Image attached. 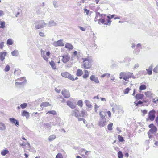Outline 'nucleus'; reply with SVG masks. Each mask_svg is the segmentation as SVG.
I'll use <instances>...</instances> for the list:
<instances>
[{
  "instance_id": "1",
  "label": "nucleus",
  "mask_w": 158,
  "mask_h": 158,
  "mask_svg": "<svg viewBox=\"0 0 158 158\" xmlns=\"http://www.w3.org/2000/svg\"><path fill=\"white\" fill-rule=\"evenodd\" d=\"M94 21L95 22L98 21L99 24L109 25L111 23L109 16H107L105 14H101L99 12L96 13Z\"/></svg>"
},
{
  "instance_id": "2",
  "label": "nucleus",
  "mask_w": 158,
  "mask_h": 158,
  "mask_svg": "<svg viewBox=\"0 0 158 158\" xmlns=\"http://www.w3.org/2000/svg\"><path fill=\"white\" fill-rule=\"evenodd\" d=\"M83 60L82 66L83 68L85 69H89L92 65V61L89 57L86 58H82Z\"/></svg>"
},
{
  "instance_id": "3",
  "label": "nucleus",
  "mask_w": 158,
  "mask_h": 158,
  "mask_svg": "<svg viewBox=\"0 0 158 158\" xmlns=\"http://www.w3.org/2000/svg\"><path fill=\"white\" fill-rule=\"evenodd\" d=\"M119 78L120 79L123 78L126 81H128L129 78L135 79V77L133 76V73L130 72H121L120 74Z\"/></svg>"
},
{
  "instance_id": "4",
  "label": "nucleus",
  "mask_w": 158,
  "mask_h": 158,
  "mask_svg": "<svg viewBox=\"0 0 158 158\" xmlns=\"http://www.w3.org/2000/svg\"><path fill=\"white\" fill-rule=\"evenodd\" d=\"M61 75L62 77L65 78H68V79L72 81H74L75 80H77L78 78L77 77L74 78L73 77L72 75H71L70 73L68 72L62 73H61Z\"/></svg>"
},
{
  "instance_id": "5",
  "label": "nucleus",
  "mask_w": 158,
  "mask_h": 158,
  "mask_svg": "<svg viewBox=\"0 0 158 158\" xmlns=\"http://www.w3.org/2000/svg\"><path fill=\"white\" fill-rule=\"evenodd\" d=\"M156 111L153 110L150 111L148 113V117L146 119V120L148 121L149 120L151 121H153L155 118Z\"/></svg>"
},
{
  "instance_id": "6",
  "label": "nucleus",
  "mask_w": 158,
  "mask_h": 158,
  "mask_svg": "<svg viewBox=\"0 0 158 158\" xmlns=\"http://www.w3.org/2000/svg\"><path fill=\"white\" fill-rule=\"evenodd\" d=\"M148 127L150 128L148 131L149 134H153L157 131V129L156 127L152 123L150 124L148 126Z\"/></svg>"
},
{
  "instance_id": "7",
  "label": "nucleus",
  "mask_w": 158,
  "mask_h": 158,
  "mask_svg": "<svg viewBox=\"0 0 158 158\" xmlns=\"http://www.w3.org/2000/svg\"><path fill=\"white\" fill-rule=\"evenodd\" d=\"M61 57H62L61 61L64 63H67L69 61L70 59L69 55L68 54L62 56Z\"/></svg>"
},
{
  "instance_id": "8",
  "label": "nucleus",
  "mask_w": 158,
  "mask_h": 158,
  "mask_svg": "<svg viewBox=\"0 0 158 158\" xmlns=\"http://www.w3.org/2000/svg\"><path fill=\"white\" fill-rule=\"evenodd\" d=\"M63 96L65 98H68L70 97V94L69 92L65 89H64L61 92Z\"/></svg>"
},
{
  "instance_id": "9",
  "label": "nucleus",
  "mask_w": 158,
  "mask_h": 158,
  "mask_svg": "<svg viewBox=\"0 0 158 158\" xmlns=\"http://www.w3.org/2000/svg\"><path fill=\"white\" fill-rule=\"evenodd\" d=\"M144 94L146 97L149 98H152L154 95L152 91H149L145 92Z\"/></svg>"
},
{
  "instance_id": "10",
  "label": "nucleus",
  "mask_w": 158,
  "mask_h": 158,
  "mask_svg": "<svg viewBox=\"0 0 158 158\" xmlns=\"http://www.w3.org/2000/svg\"><path fill=\"white\" fill-rule=\"evenodd\" d=\"M67 104L70 108L73 109H75L76 107V106L74 103L73 102L69 100L67 101Z\"/></svg>"
},
{
  "instance_id": "11",
  "label": "nucleus",
  "mask_w": 158,
  "mask_h": 158,
  "mask_svg": "<svg viewBox=\"0 0 158 158\" xmlns=\"http://www.w3.org/2000/svg\"><path fill=\"white\" fill-rule=\"evenodd\" d=\"M53 45L56 47L62 46H64V44L63 43L62 40H59L56 42H54Z\"/></svg>"
},
{
  "instance_id": "12",
  "label": "nucleus",
  "mask_w": 158,
  "mask_h": 158,
  "mask_svg": "<svg viewBox=\"0 0 158 158\" xmlns=\"http://www.w3.org/2000/svg\"><path fill=\"white\" fill-rule=\"evenodd\" d=\"M46 24L43 21L39 22V24L35 26V28L36 29H39L43 27Z\"/></svg>"
},
{
  "instance_id": "13",
  "label": "nucleus",
  "mask_w": 158,
  "mask_h": 158,
  "mask_svg": "<svg viewBox=\"0 0 158 158\" xmlns=\"http://www.w3.org/2000/svg\"><path fill=\"white\" fill-rule=\"evenodd\" d=\"M7 54V52H2L0 53V60L1 61H3L5 59V57Z\"/></svg>"
},
{
  "instance_id": "14",
  "label": "nucleus",
  "mask_w": 158,
  "mask_h": 158,
  "mask_svg": "<svg viewBox=\"0 0 158 158\" xmlns=\"http://www.w3.org/2000/svg\"><path fill=\"white\" fill-rule=\"evenodd\" d=\"M50 52L48 51L46 53V55H45L44 53L43 54H42V56L46 61H48L49 58L48 57L50 55Z\"/></svg>"
},
{
  "instance_id": "15",
  "label": "nucleus",
  "mask_w": 158,
  "mask_h": 158,
  "mask_svg": "<svg viewBox=\"0 0 158 158\" xmlns=\"http://www.w3.org/2000/svg\"><path fill=\"white\" fill-rule=\"evenodd\" d=\"M72 115L75 116L76 117L78 118L81 117V115L79 114V112L78 110L76 109L73 111Z\"/></svg>"
},
{
  "instance_id": "16",
  "label": "nucleus",
  "mask_w": 158,
  "mask_h": 158,
  "mask_svg": "<svg viewBox=\"0 0 158 158\" xmlns=\"http://www.w3.org/2000/svg\"><path fill=\"white\" fill-rule=\"evenodd\" d=\"M135 98L137 100L143 99L144 98V95L143 94L138 93L135 96Z\"/></svg>"
},
{
  "instance_id": "17",
  "label": "nucleus",
  "mask_w": 158,
  "mask_h": 158,
  "mask_svg": "<svg viewBox=\"0 0 158 158\" xmlns=\"http://www.w3.org/2000/svg\"><path fill=\"white\" fill-rule=\"evenodd\" d=\"M21 114L23 116L26 117L27 118H28L29 116V112L25 110L22 111Z\"/></svg>"
},
{
  "instance_id": "18",
  "label": "nucleus",
  "mask_w": 158,
  "mask_h": 158,
  "mask_svg": "<svg viewBox=\"0 0 158 158\" xmlns=\"http://www.w3.org/2000/svg\"><path fill=\"white\" fill-rule=\"evenodd\" d=\"M90 79L91 81H94L96 83H98L99 82L98 78L95 77L94 75H92L90 77Z\"/></svg>"
},
{
  "instance_id": "19",
  "label": "nucleus",
  "mask_w": 158,
  "mask_h": 158,
  "mask_svg": "<svg viewBox=\"0 0 158 158\" xmlns=\"http://www.w3.org/2000/svg\"><path fill=\"white\" fill-rule=\"evenodd\" d=\"M9 120L12 123H14L16 126H18L19 125V121L15 118H10L9 119Z\"/></svg>"
},
{
  "instance_id": "20",
  "label": "nucleus",
  "mask_w": 158,
  "mask_h": 158,
  "mask_svg": "<svg viewBox=\"0 0 158 158\" xmlns=\"http://www.w3.org/2000/svg\"><path fill=\"white\" fill-rule=\"evenodd\" d=\"M83 73L82 70L79 69H78L76 71V75L78 77L81 76Z\"/></svg>"
},
{
  "instance_id": "21",
  "label": "nucleus",
  "mask_w": 158,
  "mask_h": 158,
  "mask_svg": "<svg viewBox=\"0 0 158 158\" xmlns=\"http://www.w3.org/2000/svg\"><path fill=\"white\" fill-rule=\"evenodd\" d=\"M85 74L83 76V78L86 79L88 77L89 75V73L88 71L86 70H84Z\"/></svg>"
},
{
  "instance_id": "22",
  "label": "nucleus",
  "mask_w": 158,
  "mask_h": 158,
  "mask_svg": "<svg viewBox=\"0 0 158 158\" xmlns=\"http://www.w3.org/2000/svg\"><path fill=\"white\" fill-rule=\"evenodd\" d=\"M49 64L51 65L52 68L53 69H56V66L55 64V63L53 60H51L49 63Z\"/></svg>"
},
{
  "instance_id": "23",
  "label": "nucleus",
  "mask_w": 158,
  "mask_h": 158,
  "mask_svg": "<svg viewBox=\"0 0 158 158\" xmlns=\"http://www.w3.org/2000/svg\"><path fill=\"white\" fill-rule=\"evenodd\" d=\"M65 47L69 49H72L73 48V46L70 44L67 43L65 44Z\"/></svg>"
},
{
  "instance_id": "24",
  "label": "nucleus",
  "mask_w": 158,
  "mask_h": 158,
  "mask_svg": "<svg viewBox=\"0 0 158 158\" xmlns=\"http://www.w3.org/2000/svg\"><path fill=\"white\" fill-rule=\"evenodd\" d=\"M51 104H50L49 102H43L40 105V106L42 107H47L48 106H51Z\"/></svg>"
},
{
  "instance_id": "25",
  "label": "nucleus",
  "mask_w": 158,
  "mask_h": 158,
  "mask_svg": "<svg viewBox=\"0 0 158 158\" xmlns=\"http://www.w3.org/2000/svg\"><path fill=\"white\" fill-rule=\"evenodd\" d=\"M85 102L86 104V105L89 108H91L92 107V106L91 104V103L88 100H85Z\"/></svg>"
},
{
  "instance_id": "26",
  "label": "nucleus",
  "mask_w": 158,
  "mask_h": 158,
  "mask_svg": "<svg viewBox=\"0 0 158 158\" xmlns=\"http://www.w3.org/2000/svg\"><path fill=\"white\" fill-rule=\"evenodd\" d=\"M152 66L149 67L148 69H146L147 73L149 75H151L152 74Z\"/></svg>"
},
{
  "instance_id": "27",
  "label": "nucleus",
  "mask_w": 158,
  "mask_h": 158,
  "mask_svg": "<svg viewBox=\"0 0 158 158\" xmlns=\"http://www.w3.org/2000/svg\"><path fill=\"white\" fill-rule=\"evenodd\" d=\"M6 129L5 125L3 123L0 122V130H3Z\"/></svg>"
},
{
  "instance_id": "28",
  "label": "nucleus",
  "mask_w": 158,
  "mask_h": 158,
  "mask_svg": "<svg viewBox=\"0 0 158 158\" xmlns=\"http://www.w3.org/2000/svg\"><path fill=\"white\" fill-rule=\"evenodd\" d=\"M9 153V151L7 150H4L1 152V154L2 156H5L6 154Z\"/></svg>"
},
{
  "instance_id": "29",
  "label": "nucleus",
  "mask_w": 158,
  "mask_h": 158,
  "mask_svg": "<svg viewBox=\"0 0 158 158\" xmlns=\"http://www.w3.org/2000/svg\"><path fill=\"white\" fill-rule=\"evenodd\" d=\"M105 120L100 121L98 123V125L100 126L103 127L105 125Z\"/></svg>"
},
{
  "instance_id": "30",
  "label": "nucleus",
  "mask_w": 158,
  "mask_h": 158,
  "mask_svg": "<svg viewBox=\"0 0 158 158\" xmlns=\"http://www.w3.org/2000/svg\"><path fill=\"white\" fill-rule=\"evenodd\" d=\"M12 55L14 56H17L19 54V52L17 50H15L11 52Z\"/></svg>"
},
{
  "instance_id": "31",
  "label": "nucleus",
  "mask_w": 158,
  "mask_h": 158,
  "mask_svg": "<svg viewBox=\"0 0 158 158\" xmlns=\"http://www.w3.org/2000/svg\"><path fill=\"white\" fill-rule=\"evenodd\" d=\"M56 136L55 135H51L48 138V139L50 141H52L55 139Z\"/></svg>"
},
{
  "instance_id": "32",
  "label": "nucleus",
  "mask_w": 158,
  "mask_h": 158,
  "mask_svg": "<svg viewBox=\"0 0 158 158\" xmlns=\"http://www.w3.org/2000/svg\"><path fill=\"white\" fill-rule=\"evenodd\" d=\"M48 113L54 115H56L57 114L55 110H51L48 111L47 113H46V114H47Z\"/></svg>"
},
{
  "instance_id": "33",
  "label": "nucleus",
  "mask_w": 158,
  "mask_h": 158,
  "mask_svg": "<svg viewBox=\"0 0 158 158\" xmlns=\"http://www.w3.org/2000/svg\"><path fill=\"white\" fill-rule=\"evenodd\" d=\"M146 88V86L144 85H142L140 86L139 89L140 90L142 91L145 90Z\"/></svg>"
},
{
  "instance_id": "34",
  "label": "nucleus",
  "mask_w": 158,
  "mask_h": 158,
  "mask_svg": "<svg viewBox=\"0 0 158 158\" xmlns=\"http://www.w3.org/2000/svg\"><path fill=\"white\" fill-rule=\"evenodd\" d=\"M118 156L119 158H123V155L122 152L120 151L118 152Z\"/></svg>"
},
{
  "instance_id": "35",
  "label": "nucleus",
  "mask_w": 158,
  "mask_h": 158,
  "mask_svg": "<svg viewBox=\"0 0 158 158\" xmlns=\"http://www.w3.org/2000/svg\"><path fill=\"white\" fill-rule=\"evenodd\" d=\"M77 105L81 107H82L83 106V102L81 100H79L77 102Z\"/></svg>"
},
{
  "instance_id": "36",
  "label": "nucleus",
  "mask_w": 158,
  "mask_h": 158,
  "mask_svg": "<svg viewBox=\"0 0 158 158\" xmlns=\"http://www.w3.org/2000/svg\"><path fill=\"white\" fill-rule=\"evenodd\" d=\"M118 138L120 142H123L124 141L123 137L120 135L118 136Z\"/></svg>"
},
{
  "instance_id": "37",
  "label": "nucleus",
  "mask_w": 158,
  "mask_h": 158,
  "mask_svg": "<svg viewBox=\"0 0 158 158\" xmlns=\"http://www.w3.org/2000/svg\"><path fill=\"white\" fill-rule=\"evenodd\" d=\"M81 116L82 117H84L85 115L87 114V112L86 111H85V110H82L81 112Z\"/></svg>"
},
{
  "instance_id": "38",
  "label": "nucleus",
  "mask_w": 158,
  "mask_h": 158,
  "mask_svg": "<svg viewBox=\"0 0 158 158\" xmlns=\"http://www.w3.org/2000/svg\"><path fill=\"white\" fill-rule=\"evenodd\" d=\"M20 107L22 109L25 108L27 106V104L26 103H24L20 105Z\"/></svg>"
},
{
  "instance_id": "39",
  "label": "nucleus",
  "mask_w": 158,
  "mask_h": 158,
  "mask_svg": "<svg viewBox=\"0 0 158 158\" xmlns=\"http://www.w3.org/2000/svg\"><path fill=\"white\" fill-rule=\"evenodd\" d=\"M113 125V124L111 123L109 124L107 126V128L109 130H112V127Z\"/></svg>"
},
{
  "instance_id": "40",
  "label": "nucleus",
  "mask_w": 158,
  "mask_h": 158,
  "mask_svg": "<svg viewBox=\"0 0 158 158\" xmlns=\"http://www.w3.org/2000/svg\"><path fill=\"white\" fill-rule=\"evenodd\" d=\"M7 44L8 45H11L13 44V42L11 39H9L7 41Z\"/></svg>"
},
{
  "instance_id": "41",
  "label": "nucleus",
  "mask_w": 158,
  "mask_h": 158,
  "mask_svg": "<svg viewBox=\"0 0 158 158\" xmlns=\"http://www.w3.org/2000/svg\"><path fill=\"white\" fill-rule=\"evenodd\" d=\"M5 22L4 21L1 22L0 23V28H3L5 27Z\"/></svg>"
},
{
  "instance_id": "42",
  "label": "nucleus",
  "mask_w": 158,
  "mask_h": 158,
  "mask_svg": "<svg viewBox=\"0 0 158 158\" xmlns=\"http://www.w3.org/2000/svg\"><path fill=\"white\" fill-rule=\"evenodd\" d=\"M99 115L102 118H103L105 117V113L103 112H100Z\"/></svg>"
},
{
  "instance_id": "43",
  "label": "nucleus",
  "mask_w": 158,
  "mask_h": 158,
  "mask_svg": "<svg viewBox=\"0 0 158 158\" xmlns=\"http://www.w3.org/2000/svg\"><path fill=\"white\" fill-rule=\"evenodd\" d=\"M154 141H155L154 144L156 146L158 145V136L156 137V138H154Z\"/></svg>"
},
{
  "instance_id": "44",
  "label": "nucleus",
  "mask_w": 158,
  "mask_h": 158,
  "mask_svg": "<svg viewBox=\"0 0 158 158\" xmlns=\"http://www.w3.org/2000/svg\"><path fill=\"white\" fill-rule=\"evenodd\" d=\"M21 73V70L19 69L15 70L14 73V74L16 75L19 74Z\"/></svg>"
},
{
  "instance_id": "45",
  "label": "nucleus",
  "mask_w": 158,
  "mask_h": 158,
  "mask_svg": "<svg viewBox=\"0 0 158 158\" xmlns=\"http://www.w3.org/2000/svg\"><path fill=\"white\" fill-rule=\"evenodd\" d=\"M56 158H63L61 153H58L56 156Z\"/></svg>"
},
{
  "instance_id": "46",
  "label": "nucleus",
  "mask_w": 158,
  "mask_h": 158,
  "mask_svg": "<svg viewBox=\"0 0 158 158\" xmlns=\"http://www.w3.org/2000/svg\"><path fill=\"white\" fill-rule=\"evenodd\" d=\"M10 69V66L8 65H7L5 68L4 70L6 72L8 71Z\"/></svg>"
},
{
  "instance_id": "47",
  "label": "nucleus",
  "mask_w": 158,
  "mask_h": 158,
  "mask_svg": "<svg viewBox=\"0 0 158 158\" xmlns=\"http://www.w3.org/2000/svg\"><path fill=\"white\" fill-rule=\"evenodd\" d=\"M130 91V89L129 88H126L124 91V93L125 94H128Z\"/></svg>"
},
{
  "instance_id": "48",
  "label": "nucleus",
  "mask_w": 158,
  "mask_h": 158,
  "mask_svg": "<svg viewBox=\"0 0 158 158\" xmlns=\"http://www.w3.org/2000/svg\"><path fill=\"white\" fill-rule=\"evenodd\" d=\"M23 82H16L15 83V85L16 86H19L23 84Z\"/></svg>"
},
{
  "instance_id": "49",
  "label": "nucleus",
  "mask_w": 158,
  "mask_h": 158,
  "mask_svg": "<svg viewBox=\"0 0 158 158\" xmlns=\"http://www.w3.org/2000/svg\"><path fill=\"white\" fill-rule=\"evenodd\" d=\"M84 12L87 15H88L90 12L89 10L87 9H84Z\"/></svg>"
},
{
  "instance_id": "50",
  "label": "nucleus",
  "mask_w": 158,
  "mask_h": 158,
  "mask_svg": "<svg viewBox=\"0 0 158 158\" xmlns=\"http://www.w3.org/2000/svg\"><path fill=\"white\" fill-rule=\"evenodd\" d=\"M106 75H107L108 77H110V74L105 73V74H104L103 75H102L101 76V77H105V76H106Z\"/></svg>"
},
{
  "instance_id": "51",
  "label": "nucleus",
  "mask_w": 158,
  "mask_h": 158,
  "mask_svg": "<svg viewBox=\"0 0 158 158\" xmlns=\"http://www.w3.org/2000/svg\"><path fill=\"white\" fill-rule=\"evenodd\" d=\"M99 107V106H98L97 105H95L94 108H95V112H97L98 109Z\"/></svg>"
},
{
  "instance_id": "52",
  "label": "nucleus",
  "mask_w": 158,
  "mask_h": 158,
  "mask_svg": "<svg viewBox=\"0 0 158 158\" xmlns=\"http://www.w3.org/2000/svg\"><path fill=\"white\" fill-rule=\"evenodd\" d=\"M4 46V42H1L0 43V48L2 49Z\"/></svg>"
},
{
  "instance_id": "53",
  "label": "nucleus",
  "mask_w": 158,
  "mask_h": 158,
  "mask_svg": "<svg viewBox=\"0 0 158 158\" xmlns=\"http://www.w3.org/2000/svg\"><path fill=\"white\" fill-rule=\"evenodd\" d=\"M143 102L141 101H139L137 103H136V105L137 106L138 105L142 104Z\"/></svg>"
},
{
  "instance_id": "54",
  "label": "nucleus",
  "mask_w": 158,
  "mask_h": 158,
  "mask_svg": "<svg viewBox=\"0 0 158 158\" xmlns=\"http://www.w3.org/2000/svg\"><path fill=\"white\" fill-rule=\"evenodd\" d=\"M153 70L154 72L156 73L158 72V68L157 67H155L154 69Z\"/></svg>"
},
{
  "instance_id": "55",
  "label": "nucleus",
  "mask_w": 158,
  "mask_h": 158,
  "mask_svg": "<svg viewBox=\"0 0 158 158\" xmlns=\"http://www.w3.org/2000/svg\"><path fill=\"white\" fill-rule=\"evenodd\" d=\"M40 35L42 37H44V34L43 32H40L39 33Z\"/></svg>"
},
{
  "instance_id": "56",
  "label": "nucleus",
  "mask_w": 158,
  "mask_h": 158,
  "mask_svg": "<svg viewBox=\"0 0 158 158\" xmlns=\"http://www.w3.org/2000/svg\"><path fill=\"white\" fill-rule=\"evenodd\" d=\"M155 122L156 123L157 126H158V115L156 118Z\"/></svg>"
},
{
  "instance_id": "57",
  "label": "nucleus",
  "mask_w": 158,
  "mask_h": 158,
  "mask_svg": "<svg viewBox=\"0 0 158 158\" xmlns=\"http://www.w3.org/2000/svg\"><path fill=\"white\" fill-rule=\"evenodd\" d=\"M4 14L3 12L1 10H0V17L2 16Z\"/></svg>"
},
{
  "instance_id": "58",
  "label": "nucleus",
  "mask_w": 158,
  "mask_h": 158,
  "mask_svg": "<svg viewBox=\"0 0 158 158\" xmlns=\"http://www.w3.org/2000/svg\"><path fill=\"white\" fill-rule=\"evenodd\" d=\"M79 28L82 31H85V28H84V27H79Z\"/></svg>"
},
{
  "instance_id": "59",
  "label": "nucleus",
  "mask_w": 158,
  "mask_h": 158,
  "mask_svg": "<svg viewBox=\"0 0 158 158\" xmlns=\"http://www.w3.org/2000/svg\"><path fill=\"white\" fill-rule=\"evenodd\" d=\"M148 137L150 138V139H151L152 138V136L151 135L152 134H149L148 133Z\"/></svg>"
},
{
  "instance_id": "60",
  "label": "nucleus",
  "mask_w": 158,
  "mask_h": 158,
  "mask_svg": "<svg viewBox=\"0 0 158 158\" xmlns=\"http://www.w3.org/2000/svg\"><path fill=\"white\" fill-rule=\"evenodd\" d=\"M116 15L115 14L112 15L110 16V17H109V18L110 19V20H111V19L113 18Z\"/></svg>"
},
{
  "instance_id": "61",
  "label": "nucleus",
  "mask_w": 158,
  "mask_h": 158,
  "mask_svg": "<svg viewBox=\"0 0 158 158\" xmlns=\"http://www.w3.org/2000/svg\"><path fill=\"white\" fill-rule=\"evenodd\" d=\"M107 113L108 114V116L109 117H110L111 116V113L110 112V111H108L107 112Z\"/></svg>"
},
{
  "instance_id": "62",
  "label": "nucleus",
  "mask_w": 158,
  "mask_h": 158,
  "mask_svg": "<svg viewBox=\"0 0 158 158\" xmlns=\"http://www.w3.org/2000/svg\"><path fill=\"white\" fill-rule=\"evenodd\" d=\"M142 112L144 114H145L147 113V111L145 110H142Z\"/></svg>"
},
{
  "instance_id": "63",
  "label": "nucleus",
  "mask_w": 158,
  "mask_h": 158,
  "mask_svg": "<svg viewBox=\"0 0 158 158\" xmlns=\"http://www.w3.org/2000/svg\"><path fill=\"white\" fill-rule=\"evenodd\" d=\"M55 90L58 93H59L60 92V89L58 90L57 88H56L55 89Z\"/></svg>"
},
{
  "instance_id": "64",
  "label": "nucleus",
  "mask_w": 158,
  "mask_h": 158,
  "mask_svg": "<svg viewBox=\"0 0 158 158\" xmlns=\"http://www.w3.org/2000/svg\"><path fill=\"white\" fill-rule=\"evenodd\" d=\"M128 156H129V154L128 153H126L125 154V157H126L127 158L128 157Z\"/></svg>"
}]
</instances>
